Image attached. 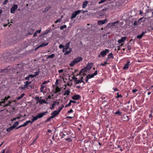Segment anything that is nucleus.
I'll return each mask as SVG.
<instances>
[{"label":"nucleus","mask_w":153,"mask_h":153,"mask_svg":"<svg viewBox=\"0 0 153 153\" xmlns=\"http://www.w3.org/2000/svg\"><path fill=\"white\" fill-rule=\"evenodd\" d=\"M117 96L115 97V98L118 99L119 98H122L123 97V96L121 94H119L118 92L117 93Z\"/></svg>","instance_id":"obj_40"},{"label":"nucleus","mask_w":153,"mask_h":153,"mask_svg":"<svg viewBox=\"0 0 153 153\" xmlns=\"http://www.w3.org/2000/svg\"><path fill=\"white\" fill-rule=\"evenodd\" d=\"M28 88V87L25 84V85H24V87H20L19 88H20L21 90H22L24 89L25 88Z\"/></svg>","instance_id":"obj_48"},{"label":"nucleus","mask_w":153,"mask_h":153,"mask_svg":"<svg viewBox=\"0 0 153 153\" xmlns=\"http://www.w3.org/2000/svg\"><path fill=\"white\" fill-rule=\"evenodd\" d=\"M87 71L86 69L84 67L82 69L80 70V73H85L87 72Z\"/></svg>","instance_id":"obj_44"},{"label":"nucleus","mask_w":153,"mask_h":153,"mask_svg":"<svg viewBox=\"0 0 153 153\" xmlns=\"http://www.w3.org/2000/svg\"><path fill=\"white\" fill-rule=\"evenodd\" d=\"M115 23V22H113V23H108L107 24V25H106V26L105 27H106L110 28L111 26L114 25Z\"/></svg>","instance_id":"obj_21"},{"label":"nucleus","mask_w":153,"mask_h":153,"mask_svg":"<svg viewBox=\"0 0 153 153\" xmlns=\"http://www.w3.org/2000/svg\"><path fill=\"white\" fill-rule=\"evenodd\" d=\"M67 27V26L66 25H64L63 26H61L60 27V29L61 30H62L64 28H66Z\"/></svg>","instance_id":"obj_45"},{"label":"nucleus","mask_w":153,"mask_h":153,"mask_svg":"<svg viewBox=\"0 0 153 153\" xmlns=\"http://www.w3.org/2000/svg\"><path fill=\"white\" fill-rule=\"evenodd\" d=\"M70 43V42L67 43L66 44L65 46H64V48L66 50H67L69 48Z\"/></svg>","instance_id":"obj_20"},{"label":"nucleus","mask_w":153,"mask_h":153,"mask_svg":"<svg viewBox=\"0 0 153 153\" xmlns=\"http://www.w3.org/2000/svg\"><path fill=\"white\" fill-rule=\"evenodd\" d=\"M48 113V111H46L42 112V113H38L37 115L39 119H40L42 118L45 115V114Z\"/></svg>","instance_id":"obj_7"},{"label":"nucleus","mask_w":153,"mask_h":153,"mask_svg":"<svg viewBox=\"0 0 153 153\" xmlns=\"http://www.w3.org/2000/svg\"><path fill=\"white\" fill-rule=\"evenodd\" d=\"M51 119L49 117L46 120H45V122L47 123L48 122H49Z\"/></svg>","instance_id":"obj_57"},{"label":"nucleus","mask_w":153,"mask_h":153,"mask_svg":"<svg viewBox=\"0 0 153 153\" xmlns=\"http://www.w3.org/2000/svg\"><path fill=\"white\" fill-rule=\"evenodd\" d=\"M143 36V31L142 33L140 35L137 36V37L138 39H141Z\"/></svg>","instance_id":"obj_19"},{"label":"nucleus","mask_w":153,"mask_h":153,"mask_svg":"<svg viewBox=\"0 0 153 153\" xmlns=\"http://www.w3.org/2000/svg\"><path fill=\"white\" fill-rule=\"evenodd\" d=\"M55 106V104L54 103H53L51 105V107H50V108L51 109H53L54 108Z\"/></svg>","instance_id":"obj_58"},{"label":"nucleus","mask_w":153,"mask_h":153,"mask_svg":"<svg viewBox=\"0 0 153 153\" xmlns=\"http://www.w3.org/2000/svg\"><path fill=\"white\" fill-rule=\"evenodd\" d=\"M8 0H5L3 2V4H6L8 2Z\"/></svg>","instance_id":"obj_63"},{"label":"nucleus","mask_w":153,"mask_h":153,"mask_svg":"<svg viewBox=\"0 0 153 153\" xmlns=\"http://www.w3.org/2000/svg\"><path fill=\"white\" fill-rule=\"evenodd\" d=\"M31 123V124L32 123H31V121H30V120L27 121L25 123L23 124L24 126H27L28 124V123Z\"/></svg>","instance_id":"obj_41"},{"label":"nucleus","mask_w":153,"mask_h":153,"mask_svg":"<svg viewBox=\"0 0 153 153\" xmlns=\"http://www.w3.org/2000/svg\"><path fill=\"white\" fill-rule=\"evenodd\" d=\"M74 60H75L76 61V63H78V62H80V61H82V57L80 56H79L76 58L75 59H74Z\"/></svg>","instance_id":"obj_15"},{"label":"nucleus","mask_w":153,"mask_h":153,"mask_svg":"<svg viewBox=\"0 0 153 153\" xmlns=\"http://www.w3.org/2000/svg\"><path fill=\"white\" fill-rule=\"evenodd\" d=\"M45 87V85H41V88H40V92H44L43 90Z\"/></svg>","instance_id":"obj_39"},{"label":"nucleus","mask_w":153,"mask_h":153,"mask_svg":"<svg viewBox=\"0 0 153 153\" xmlns=\"http://www.w3.org/2000/svg\"><path fill=\"white\" fill-rule=\"evenodd\" d=\"M25 95V93H23L19 97H18L16 98V100H18L20 99H21V98H22L23 96Z\"/></svg>","instance_id":"obj_27"},{"label":"nucleus","mask_w":153,"mask_h":153,"mask_svg":"<svg viewBox=\"0 0 153 153\" xmlns=\"http://www.w3.org/2000/svg\"><path fill=\"white\" fill-rule=\"evenodd\" d=\"M72 75L73 76L72 77V79L74 81L76 82L77 80V77H75V75L74 74V73H72Z\"/></svg>","instance_id":"obj_30"},{"label":"nucleus","mask_w":153,"mask_h":153,"mask_svg":"<svg viewBox=\"0 0 153 153\" xmlns=\"http://www.w3.org/2000/svg\"><path fill=\"white\" fill-rule=\"evenodd\" d=\"M55 56L54 54H52L50 55H49L47 57V59H48L49 58H53Z\"/></svg>","instance_id":"obj_42"},{"label":"nucleus","mask_w":153,"mask_h":153,"mask_svg":"<svg viewBox=\"0 0 153 153\" xmlns=\"http://www.w3.org/2000/svg\"><path fill=\"white\" fill-rule=\"evenodd\" d=\"M81 98L80 95L79 94H75L74 95L71 97L72 99L74 100H79Z\"/></svg>","instance_id":"obj_8"},{"label":"nucleus","mask_w":153,"mask_h":153,"mask_svg":"<svg viewBox=\"0 0 153 153\" xmlns=\"http://www.w3.org/2000/svg\"><path fill=\"white\" fill-rule=\"evenodd\" d=\"M108 58H111L113 59L114 58V57L112 53H111L108 54Z\"/></svg>","instance_id":"obj_29"},{"label":"nucleus","mask_w":153,"mask_h":153,"mask_svg":"<svg viewBox=\"0 0 153 153\" xmlns=\"http://www.w3.org/2000/svg\"><path fill=\"white\" fill-rule=\"evenodd\" d=\"M10 98V96H8L7 97H5L4 99H3L4 101L5 102V101H7L8 99Z\"/></svg>","instance_id":"obj_46"},{"label":"nucleus","mask_w":153,"mask_h":153,"mask_svg":"<svg viewBox=\"0 0 153 153\" xmlns=\"http://www.w3.org/2000/svg\"><path fill=\"white\" fill-rule=\"evenodd\" d=\"M143 17H142V18H140V19H139V20H138V22H137V23H138V24H139H139H141V23L142 22V23H143V21H142V19H143ZM143 24H142V25H143Z\"/></svg>","instance_id":"obj_37"},{"label":"nucleus","mask_w":153,"mask_h":153,"mask_svg":"<svg viewBox=\"0 0 153 153\" xmlns=\"http://www.w3.org/2000/svg\"><path fill=\"white\" fill-rule=\"evenodd\" d=\"M59 113L57 110H55L51 113V115L54 116V117H55L56 115H58Z\"/></svg>","instance_id":"obj_18"},{"label":"nucleus","mask_w":153,"mask_h":153,"mask_svg":"<svg viewBox=\"0 0 153 153\" xmlns=\"http://www.w3.org/2000/svg\"><path fill=\"white\" fill-rule=\"evenodd\" d=\"M121 120L123 121H128L129 120V117L126 114L123 115L121 118Z\"/></svg>","instance_id":"obj_9"},{"label":"nucleus","mask_w":153,"mask_h":153,"mask_svg":"<svg viewBox=\"0 0 153 153\" xmlns=\"http://www.w3.org/2000/svg\"><path fill=\"white\" fill-rule=\"evenodd\" d=\"M31 82L32 81H27L25 82L24 83L26 85V86L28 88L29 85L31 83Z\"/></svg>","instance_id":"obj_34"},{"label":"nucleus","mask_w":153,"mask_h":153,"mask_svg":"<svg viewBox=\"0 0 153 153\" xmlns=\"http://www.w3.org/2000/svg\"><path fill=\"white\" fill-rule=\"evenodd\" d=\"M76 61L75 60H74L72 61L71 62V63L69 64V65L70 66H74L76 63V61Z\"/></svg>","instance_id":"obj_24"},{"label":"nucleus","mask_w":153,"mask_h":153,"mask_svg":"<svg viewBox=\"0 0 153 153\" xmlns=\"http://www.w3.org/2000/svg\"><path fill=\"white\" fill-rule=\"evenodd\" d=\"M86 77H88V78L89 79H91L92 78H93L94 77V75L92 74H88L87 75Z\"/></svg>","instance_id":"obj_38"},{"label":"nucleus","mask_w":153,"mask_h":153,"mask_svg":"<svg viewBox=\"0 0 153 153\" xmlns=\"http://www.w3.org/2000/svg\"><path fill=\"white\" fill-rule=\"evenodd\" d=\"M18 8V5L17 4H14L10 9V12L12 13H14L16 10H17Z\"/></svg>","instance_id":"obj_6"},{"label":"nucleus","mask_w":153,"mask_h":153,"mask_svg":"<svg viewBox=\"0 0 153 153\" xmlns=\"http://www.w3.org/2000/svg\"><path fill=\"white\" fill-rule=\"evenodd\" d=\"M127 62L126 63V64L123 67V69H127L128 68L130 62V61L129 60H127Z\"/></svg>","instance_id":"obj_13"},{"label":"nucleus","mask_w":153,"mask_h":153,"mask_svg":"<svg viewBox=\"0 0 153 153\" xmlns=\"http://www.w3.org/2000/svg\"><path fill=\"white\" fill-rule=\"evenodd\" d=\"M24 125L23 124L22 125L19 126L18 127H16V128L15 129H19V128L22 127H24Z\"/></svg>","instance_id":"obj_60"},{"label":"nucleus","mask_w":153,"mask_h":153,"mask_svg":"<svg viewBox=\"0 0 153 153\" xmlns=\"http://www.w3.org/2000/svg\"><path fill=\"white\" fill-rule=\"evenodd\" d=\"M128 92H127V91H125L124 92V95L126 96V97H127V96H128Z\"/></svg>","instance_id":"obj_54"},{"label":"nucleus","mask_w":153,"mask_h":153,"mask_svg":"<svg viewBox=\"0 0 153 153\" xmlns=\"http://www.w3.org/2000/svg\"><path fill=\"white\" fill-rule=\"evenodd\" d=\"M48 44V42L45 43L44 42L42 43L40 45L41 47H42L47 45Z\"/></svg>","instance_id":"obj_36"},{"label":"nucleus","mask_w":153,"mask_h":153,"mask_svg":"<svg viewBox=\"0 0 153 153\" xmlns=\"http://www.w3.org/2000/svg\"><path fill=\"white\" fill-rule=\"evenodd\" d=\"M105 2V0H101L98 3L99 4H101Z\"/></svg>","instance_id":"obj_64"},{"label":"nucleus","mask_w":153,"mask_h":153,"mask_svg":"<svg viewBox=\"0 0 153 153\" xmlns=\"http://www.w3.org/2000/svg\"><path fill=\"white\" fill-rule=\"evenodd\" d=\"M35 99H37V102H40L41 101V99H39V97H35Z\"/></svg>","instance_id":"obj_49"},{"label":"nucleus","mask_w":153,"mask_h":153,"mask_svg":"<svg viewBox=\"0 0 153 153\" xmlns=\"http://www.w3.org/2000/svg\"><path fill=\"white\" fill-rule=\"evenodd\" d=\"M55 90V91L54 89H53L52 91L53 92H54L56 94L61 91V88H60L58 86H57Z\"/></svg>","instance_id":"obj_14"},{"label":"nucleus","mask_w":153,"mask_h":153,"mask_svg":"<svg viewBox=\"0 0 153 153\" xmlns=\"http://www.w3.org/2000/svg\"><path fill=\"white\" fill-rule=\"evenodd\" d=\"M51 31V29L50 28L48 30H45V32L44 33H41L39 35V36L40 37H42V38L45 37V36H44V35L47 34L49 32Z\"/></svg>","instance_id":"obj_10"},{"label":"nucleus","mask_w":153,"mask_h":153,"mask_svg":"<svg viewBox=\"0 0 153 153\" xmlns=\"http://www.w3.org/2000/svg\"><path fill=\"white\" fill-rule=\"evenodd\" d=\"M109 50L108 49H105L104 50L102 51L100 54L98 55V57H100L101 56L104 57L107 54V53H108Z\"/></svg>","instance_id":"obj_3"},{"label":"nucleus","mask_w":153,"mask_h":153,"mask_svg":"<svg viewBox=\"0 0 153 153\" xmlns=\"http://www.w3.org/2000/svg\"><path fill=\"white\" fill-rule=\"evenodd\" d=\"M34 31V29H31L30 30L28 31V33L27 34V36L29 35H31L33 34Z\"/></svg>","instance_id":"obj_23"},{"label":"nucleus","mask_w":153,"mask_h":153,"mask_svg":"<svg viewBox=\"0 0 153 153\" xmlns=\"http://www.w3.org/2000/svg\"><path fill=\"white\" fill-rule=\"evenodd\" d=\"M65 139L66 141H68V142H70L72 141V140L70 138L69 136H68V137L66 138H65Z\"/></svg>","instance_id":"obj_32"},{"label":"nucleus","mask_w":153,"mask_h":153,"mask_svg":"<svg viewBox=\"0 0 153 153\" xmlns=\"http://www.w3.org/2000/svg\"><path fill=\"white\" fill-rule=\"evenodd\" d=\"M71 52H70V51H66L64 53V55H66L69 54Z\"/></svg>","instance_id":"obj_61"},{"label":"nucleus","mask_w":153,"mask_h":153,"mask_svg":"<svg viewBox=\"0 0 153 153\" xmlns=\"http://www.w3.org/2000/svg\"><path fill=\"white\" fill-rule=\"evenodd\" d=\"M59 135L61 137V138H63L65 136V134H64L62 132H61L59 133Z\"/></svg>","instance_id":"obj_43"},{"label":"nucleus","mask_w":153,"mask_h":153,"mask_svg":"<svg viewBox=\"0 0 153 153\" xmlns=\"http://www.w3.org/2000/svg\"><path fill=\"white\" fill-rule=\"evenodd\" d=\"M39 73V68H38V71L34 72V74H35L34 75H35V76H36L38 75Z\"/></svg>","instance_id":"obj_47"},{"label":"nucleus","mask_w":153,"mask_h":153,"mask_svg":"<svg viewBox=\"0 0 153 153\" xmlns=\"http://www.w3.org/2000/svg\"><path fill=\"white\" fill-rule=\"evenodd\" d=\"M81 81L80 79L77 80V81L75 82V85L79 84V83L81 82Z\"/></svg>","instance_id":"obj_52"},{"label":"nucleus","mask_w":153,"mask_h":153,"mask_svg":"<svg viewBox=\"0 0 153 153\" xmlns=\"http://www.w3.org/2000/svg\"><path fill=\"white\" fill-rule=\"evenodd\" d=\"M59 47L60 49L63 48L64 47V46L62 44H60L59 46Z\"/></svg>","instance_id":"obj_62"},{"label":"nucleus","mask_w":153,"mask_h":153,"mask_svg":"<svg viewBox=\"0 0 153 153\" xmlns=\"http://www.w3.org/2000/svg\"><path fill=\"white\" fill-rule=\"evenodd\" d=\"M19 124V122L16 121L13 124V126H12L14 128H16V127H16L18 126Z\"/></svg>","instance_id":"obj_25"},{"label":"nucleus","mask_w":153,"mask_h":153,"mask_svg":"<svg viewBox=\"0 0 153 153\" xmlns=\"http://www.w3.org/2000/svg\"><path fill=\"white\" fill-rule=\"evenodd\" d=\"M32 117L33 118L32 119V120L31 121V123H32L33 122L36 120L38 119H39L37 115L36 116H34L33 115H32Z\"/></svg>","instance_id":"obj_16"},{"label":"nucleus","mask_w":153,"mask_h":153,"mask_svg":"<svg viewBox=\"0 0 153 153\" xmlns=\"http://www.w3.org/2000/svg\"><path fill=\"white\" fill-rule=\"evenodd\" d=\"M71 103L70 101L65 106V107L70 106L71 105Z\"/></svg>","instance_id":"obj_56"},{"label":"nucleus","mask_w":153,"mask_h":153,"mask_svg":"<svg viewBox=\"0 0 153 153\" xmlns=\"http://www.w3.org/2000/svg\"><path fill=\"white\" fill-rule=\"evenodd\" d=\"M152 10V9H149L148 10H147V11L146 12V15H147V14L148 13L151 12Z\"/></svg>","instance_id":"obj_53"},{"label":"nucleus","mask_w":153,"mask_h":153,"mask_svg":"<svg viewBox=\"0 0 153 153\" xmlns=\"http://www.w3.org/2000/svg\"><path fill=\"white\" fill-rule=\"evenodd\" d=\"M63 108V106H60L59 107V108H58V110L57 111H58L59 113Z\"/></svg>","instance_id":"obj_50"},{"label":"nucleus","mask_w":153,"mask_h":153,"mask_svg":"<svg viewBox=\"0 0 153 153\" xmlns=\"http://www.w3.org/2000/svg\"><path fill=\"white\" fill-rule=\"evenodd\" d=\"M62 20V19H57V20L55 21V23H57L58 22H60Z\"/></svg>","instance_id":"obj_55"},{"label":"nucleus","mask_w":153,"mask_h":153,"mask_svg":"<svg viewBox=\"0 0 153 153\" xmlns=\"http://www.w3.org/2000/svg\"><path fill=\"white\" fill-rule=\"evenodd\" d=\"M88 3V1H84L82 5V8H85L87 6Z\"/></svg>","instance_id":"obj_22"},{"label":"nucleus","mask_w":153,"mask_h":153,"mask_svg":"<svg viewBox=\"0 0 153 153\" xmlns=\"http://www.w3.org/2000/svg\"><path fill=\"white\" fill-rule=\"evenodd\" d=\"M108 8V7H105L102 9L99 12H98L97 17L99 18H103V16L106 14V12L104 11L107 10Z\"/></svg>","instance_id":"obj_1"},{"label":"nucleus","mask_w":153,"mask_h":153,"mask_svg":"<svg viewBox=\"0 0 153 153\" xmlns=\"http://www.w3.org/2000/svg\"><path fill=\"white\" fill-rule=\"evenodd\" d=\"M70 92V91L69 90V89L65 90V92H64V95H65L66 94H67V95H69V94Z\"/></svg>","instance_id":"obj_33"},{"label":"nucleus","mask_w":153,"mask_h":153,"mask_svg":"<svg viewBox=\"0 0 153 153\" xmlns=\"http://www.w3.org/2000/svg\"><path fill=\"white\" fill-rule=\"evenodd\" d=\"M10 71V69H8L7 68H5L4 69H1L0 71L1 73H2L1 74V76L2 75H8L9 72Z\"/></svg>","instance_id":"obj_2"},{"label":"nucleus","mask_w":153,"mask_h":153,"mask_svg":"<svg viewBox=\"0 0 153 153\" xmlns=\"http://www.w3.org/2000/svg\"><path fill=\"white\" fill-rule=\"evenodd\" d=\"M127 37L124 36L122 37L120 39L118 40V42L119 43H121L124 42L126 40Z\"/></svg>","instance_id":"obj_12"},{"label":"nucleus","mask_w":153,"mask_h":153,"mask_svg":"<svg viewBox=\"0 0 153 153\" xmlns=\"http://www.w3.org/2000/svg\"><path fill=\"white\" fill-rule=\"evenodd\" d=\"M108 64V63L106 62H105L104 63H101L100 65V66H105L106 64Z\"/></svg>","instance_id":"obj_51"},{"label":"nucleus","mask_w":153,"mask_h":153,"mask_svg":"<svg viewBox=\"0 0 153 153\" xmlns=\"http://www.w3.org/2000/svg\"><path fill=\"white\" fill-rule=\"evenodd\" d=\"M94 65V63L93 62L89 63L88 62V64L86 66V67H84V68L86 69L87 71H90L93 65Z\"/></svg>","instance_id":"obj_5"},{"label":"nucleus","mask_w":153,"mask_h":153,"mask_svg":"<svg viewBox=\"0 0 153 153\" xmlns=\"http://www.w3.org/2000/svg\"><path fill=\"white\" fill-rule=\"evenodd\" d=\"M51 6H48L47 7L45 10L43 11V13H46L51 8Z\"/></svg>","instance_id":"obj_26"},{"label":"nucleus","mask_w":153,"mask_h":153,"mask_svg":"<svg viewBox=\"0 0 153 153\" xmlns=\"http://www.w3.org/2000/svg\"><path fill=\"white\" fill-rule=\"evenodd\" d=\"M14 128L12 126L9 128H7L6 129V131L7 132H9L11 131L12 130H13Z\"/></svg>","instance_id":"obj_31"},{"label":"nucleus","mask_w":153,"mask_h":153,"mask_svg":"<svg viewBox=\"0 0 153 153\" xmlns=\"http://www.w3.org/2000/svg\"><path fill=\"white\" fill-rule=\"evenodd\" d=\"M82 12V10H78L75 11L74 12L72 13L71 16V19H73L75 18L77 15L79 14L80 13Z\"/></svg>","instance_id":"obj_4"},{"label":"nucleus","mask_w":153,"mask_h":153,"mask_svg":"<svg viewBox=\"0 0 153 153\" xmlns=\"http://www.w3.org/2000/svg\"><path fill=\"white\" fill-rule=\"evenodd\" d=\"M114 114L118 116H120L122 115V112H120L119 110H118L117 111L115 112Z\"/></svg>","instance_id":"obj_28"},{"label":"nucleus","mask_w":153,"mask_h":153,"mask_svg":"<svg viewBox=\"0 0 153 153\" xmlns=\"http://www.w3.org/2000/svg\"><path fill=\"white\" fill-rule=\"evenodd\" d=\"M108 21V19H106L104 20H99L98 21L97 24L99 25H102L104 24L105 22Z\"/></svg>","instance_id":"obj_11"},{"label":"nucleus","mask_w":153,"mask_h":153,"mask_svg":"<svg viewBox=\"0 0 153 153\" xmlns=\"http://www.w3.org/2000/svg\"><path fill=\"white\" fill-rule=\"evenodd\" d=\"M93 74V75H94V76H96V75H97V70H96L92 74Z\"/></svg>","instance_id":"obj_59"},{"label":"nucleus","mask_w":153,"mask_h":153,"mask_svg":"<svg viewBox=\"0 0 153 153\" xmlns=\"http://www.w3.org/2000/svg\"><path fill=\"white\" fill-rule=\"evenodd\" d=\"M39 103L42 105L43 103L48 104V102H47L45 100L41 99Z\"/></svg>","instance_id":"obj_35"},{"label":"nucleus","mask_w":153,"mask_h":153,"mask_svg":"<svg viewBox=\"0 0 153 153\" xmlns=\"http://www.w3.org/2000/svg\"><path fill=\"white\" fill-rule=\"evenodd\" d=\"M41 29L40 28L39 30H36L35 33H34L33 37H35L37 36V34L38 33H39L41 32Z\"/></svg>","instance_id":"obj_17"}]
</instances>
